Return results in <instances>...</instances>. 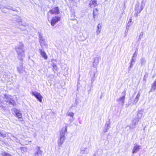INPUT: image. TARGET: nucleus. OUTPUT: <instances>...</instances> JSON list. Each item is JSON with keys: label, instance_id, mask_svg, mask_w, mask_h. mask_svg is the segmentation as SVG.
Instances as JSON below:
<instances>
[{"label": "nucleus", "instance_id": "25", "mask_svg": "<svg viewBox=\"0 0 156 156\" xmlns=\"http://www.w3.org/2000/svg\"><path fill=\"white\" fill-rule=\"evenodd\" d=\"M70 1H73V0H70Z\"/></svg>", "mask_w": 156, "mask_h": 156}, {"label": "nucleus", "instance_id": "17", "mask_svg": "<svg viewBox=\"0 0 156 156\" xmlns=\"http://www.w3.org/2000/svg\"><path fill=\"white\" fill-rule=\"evenodd\" d=\"M9 102V103L12 105L15 103V101L12 98H10L9 101H7V102Z\"/></svg>", "mask_w": 156, "mask_h": 156}, {"label": "nucleus", "instance_id": "24", "mask_svg": "<svg viewBox=\"0 0 156 156\" xmlns=\"http://www.w3.org/2000/svg\"><path fill=\"white\" fill-rule=\"evenodd\" d=\"M20 53H18V55H20Z\"/></svg>", "mask_w": 156, "mask_h": 156}, {"label": "nucleus", "instance_id": "15", "mask_svg": "<svg viewBox=\"0 0 156 156\" xmlns=\"http://www.w3.org/2000/svg\"><path fill=\"white\" fill-rule=\"evenodd\" d=\"M52 66L53 67V71H57V67L56 64H55L54 63L52 65Z\"/></svg>", "mask_w": 156, "mask_h": 156}, {"label": "nucleus", "instance_id": "21", "mask_svg": "<svg viewBox=\"0 0 156 156\" xmlns=\"http://www.w3.org/2000/svg\"><path fill=\"white\" fill-rule=\"evenodd\" d=\"M132 19H130L129 20V22H132Z\"/></svg>", "mask_w": 156, "mask_h": 156}, {"label": "nucleus", "instance_id": "5", "mask_svg": "<svg viewBox=\"0 0 156 156\" xmlns=\"http://www.w3.org/2000/svg\"><path fill=\"white\" fill-rule=\"evenodd\" d=\"M31 94L33 95L38 100V101L40 102H42L43 97L40 93H35L34 92H32L31 93Z\"/></svg>", "mask_w": 156, "mask_h": 156}, {"label": "nucleus", "instance_id": "14", "mask_svg": "<svg viewBox=\"0 0 156 156\" xmlns=\"http://www.w3.org/2000/svg\"><path fill=\"white\" fill-rule=\"evenodd\" d=\"M125 99V96H123L120 98L118 100L119 101L122 102V103H124V101Z\"/></svg>", "mask_w": 156, "mask_h": 156}, {"label": "nucleus", "instance_id": "16", "mask_svg": "<svg viewBox=\"0 0 156 156\" xmlns=\"http://www.w3.org/2000/svg\"><path fill=\"white\" fill-rule=\"evenodd\" d=\"M140 96V94L139 93H138L137 94L136 96V97L134 100V101H136V102H137L139 100Z\"/></svg>", "mask_w": 156, "mask_h": 156}, {"label": "nucleus", "instance_id": "9", "mask_svg": "<svg viewBox=\"0 0 156 156\" xmlns=\"http://www.w3.org/2000/svg\"><path fill=\"white\" fill-rule=\"evenodd\" d=\"M39 51H40V55L44 59H47L48 58V56L45 52L44 51L42 50L41 49H40Z\"/></svg>", "mask_w": 156, "mask_h": 156}, {"label": "nucleus", "instance_id": "22", "mask_svg": "<svg viewBox=\"0 0 156 156\" xmlns=\"http://www.w3.org/2000/svg\"><path fill=\"white\" fill-rule=\"evenodd\" d=\"M7 95H5V97L6 98H7V97H6V96Z\"/></svg>", "mask_w": 156, "mask_h": 156}, {"label": "nucleus", "instance_id": "12", "mask_svg": "<svg viewBox=\"0 0 156 156\" xmlns=\"http://www.w3.org/2000/svg\"><path fill=\"white\" fill-rule=\"evenodd\" d=\"M98 14V10L97 9H94L93 12V18H95L96 16H97Z\"/></svg>", "mask_w": 156, "mask_h": 156}, {"label": "nucleus", "instance_id": "8", "mask_svg": "<svg viewBox=\"0 0 156 156\" xmlns=\"http://www.w3.org/2000/svg\"><path fill=\"white\" fill-rule=\"evenodd\" d=\"M140 148V146L138 145H135L133 147L132 153L133 154L136 153Z\"/></svg>", "mask_w": 156, "mask_h": 156}, {"label": "nucleus", "instance_id": "19", "mask_svg": "<svg viewBox=\"0 0 156 156\" xmlns=\"http://www.w3.org/2000/svg\"><path fill=\"white\" fill-rule=\"evenodd\" d=\"M0 136L3 138H4L6 136V134L4 133H2L0 132Z\"/></svg>", "mask_w": 156, "mask_h": 156}, {"label": "nucleus", "instance_id": "1", "mask_svg": "<svg viewBox=\"0 0 156 156\" xmlns=\"http://www.w3.org/2000/svg\"><path fill=\"white\" fill-rule=\"evenodd\" d=\"M145 5V4L142 3L140 5L139 2H138L135 5V11L134 15L137 16L138 14L140 13L141 11L143 9Z\"/></svg>", "mask_w": 156, "mask_h": 156}, {"label": "nucleus", "instance_id": "7", "mask_svg": "<svg viewBox=\"0 0 156 156\" xmlns=\"http://www.w3.org/2000/svg\"><path fill=\"white\" fill-rule=\"evenodd\" d=\"M39 42L40 45L42 47L46 45L47 47V45L46 44L44 39L42 37H40L39 39Z\"/></svg>", "mask_w": 156, "mask_h": 156}, {"label": "nucleus", "instance_id": "6", "mask_svg": "<svg viewBox=\"0 0 156 156\" xmlns=\"http://www.w3.org/2000/svg\"><path fill=\"white\" fill-rule=\"evenodd\" d=\"M14 112L15 113V115L16 117L18 119H22L23 117L22 114L20 111H19L17 109H15V110L14 111Z\"/></svg>", "mask_w": 156, "mask_h": 156}, {"label": "nucleus", "instance_id": "4", "mask_svg": "<svg viewBox=\"0 0 156 156\" xmlns=\"http://www.w3.org/2000/svg\"><path fill=\"white\" fill-rule=\"evenodd\" d=\"M60 20L61 17L60 16H55L53 17L51 20L50 23L51 25L54 27L55 25Z\"/></svg>", "mask_w": 156, "mask_h": 156}, {"label": "nucleus", "instance_id": "18", "mask_svg": "<svg viewBox=\"0 0 156 156\" xmlns=\"http://www.w3.org/2000/svg\"><path fill=\"white\" fill-rule=\"evenodd\" d=\"M2 155L3 156H12L11 154L5 152L2 153Z\"/></svg>", "mask_w": 156, "mask_h": 156}, {"label": "nucleus", "instance_id": "10", "mask_svg": "<svg viewBox=\"0 0 156 156\" xmlns=\"http://www.w3.org/2000/svg\"><path fill=\"white\" fill-rule=\"evenodd\" d=\"M97 0H91L89 4L90 6L91 7L92 6H95L97 5Z\"/></svg>", "mask_w": 156, "mask_h": 156}, {"label": "nucleus", "instance_id": "11", "mask_svg": "<svg viewBox=\"0 0 156 156\" xmlns=\"http://www.w3.org/2000/svg\"><path fill=\"white\" fill-rule=\"evenodd\" d=\"M97 29L96 31V33L97 34H99L101 32V26L99 24L97 26Z\"/></svg>", "mask_w": 156, "mask_h": 156}, {"label": "nucleus", "instance_id": "13", "mask_svg": "<svg viewBox=\"0 0 156 156\" xmlns=\"http://www.w3.org/2000/svg\"><path fill=\"white\" fill-rule=\"evenodd\" d=\"M151 88L153 90H154L156 89V80L154 81L152 84Z\"/></svg>", "mask_w": 156, "mask_h": 156}, {"label": "nucleus", "instance_id": "2", "mask_svg": "<svg viewBox=\"0 0 156 156\" xmlns=\"http://www.w3.org/2000/svg\"><path fill=\"white\" fill-rule=\"evenodd\" d=\"M67 129L66 126L63 127L60 131V142L59 143V145H61L65 140V134L67 132Z\"/></svg>", "mask_w": 156, "mask_h": 156}, {"label": "nucleus", "instance_id": "3", "mask_svg": "<svg viewBox=\"0 0 156 156\" xmlns=\"http://www.w3.org/2000/svg\"><path fill=\"white\" fill-rule=\"evenodd\" d=\"M48 13H50L51 15H58L59 14L60 11L59 7L58 6L55 7L49 10L47 15L48 19L50 18V16L48 14Z\"/></svg>", "mask_w": 156, "mask_h": 156}, {"label": "nucleus", "instance_id": "23", "mask_svg": "<svg viewBox=\"0 0 156 156\" xmlns=\"http://www.w3.org/2000/svg\"><path fill=\"white\" fill-rule=\"evenodd\" d=\"M24 51H23V50H22V52L23 53H24Z\"/></svg>", "mask_w": 156, "mask_h": 156}, {"label": "nucleus", "instance_id": "20", "mask_svg": "<svg viewBox=\"0 0 156 156\" xmlns=\"http://www.w3.org/2000/svg\"><path fill=\"white\" fill-rule=\"evenodd\" d=\"M68 115L71 117H73L74 115V113L72 112H70L68 114Z\"/></svg>", "mask_w": 156, "mask_h": 156}]
</instances>
